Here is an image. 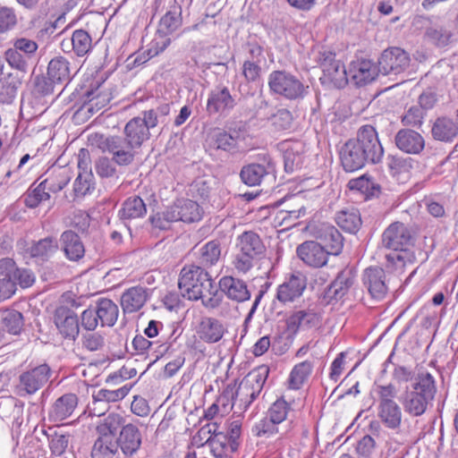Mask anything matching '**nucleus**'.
<instances>
[{
  "label": "nucleus",
  "mask_w": 458,
  "mask_h": 458,
  "mask_svg": "<svg viewBox=\"0 0 458 458\" xmlns=\"http://www.w3.org/2000/svg\"><path fill=\"white\" fill-rule=\"evenodd\" d=\"M306 288V276L301 272H294L286 276L284 281L278 285L276 299L283 304L293 302L301 297Z\"/></svg>",
  "instance_id": "ddd939ff"
},
{
  "label": "nucleus",
  "mask_w": 458,
  "mask_h": 458,
  "mask_svg": "<svg viewBox=\"0 0 458 458\" xmlns=\"http://www.w3.org/2000/svg\"><path fill=\"white\" fill-rule=\"evenodd\" d=\"M437 393L434 377L429 373L419 374L410 386H406L401 397L404 411L412 417L423 415Z\"/></svg>",
  "instance_id": "20e7f679"
},
{
  "label": "nucleus",
  "mask_w": 458,
  "mask_h": 458,
  "mask_svg": "<svg viewBox=\"0 0 458 458\" xmlns=\"http://www.w3.org/2000/svg\"><path fill=\"white\" fill-rule=\"evenodd\" d=\"M91 47V37L83 30H76L71 38L64 39L61 42V48L64 53L73 51L77 56L86 55Z\"/></svg>",
  "instance_id": "cd10ccee"
},
{
  "label": "nucleus",
  "mask_w": 458,
  "mask_h": 458,
  "mask_svg": "<svg viewBox=\"0 0 458 458\" xmlns=\"http://www.w3.org/2000/svg\"><path fill=\"white\" fill-rule=\"evenodd\" d=\"M377 72V68L370 60H356L350 64L348 77L355 85L362 86L373 81Z\"/></svg>",
  "instance_id": "412c9836"
},
{
  "label": "nucleus",
  "mask_w": 458,
  "mask_h": 458,
  "mask_svg": "<svg viewBox=\"0 0 458 458\" xmlns=\"http://www.w3.org/2000/svg\"><path fill=\"white\" fill-rule=\"evenodd\" d=\"M301 148L302 146L300 143H295L284 150V164L286 173H293L296 169L301 168L303 162Z\"/></svg>",
  "instance_id": "79ce46f5"
},
{
  "label": "nucleus",
  "mask_w": 458,
  "mask_h": 458,
  "mask_svg": "<svg viewBox=\"0 0 458 458\" xmlns=\"http://www.w3.org/2000/svg\"><path fill=\"white\" fill-rule=\"evenodd\" d=\"M101 326L114 325V303L109 299H101L95 309Z\"/></svg>",
  "instance_id": "09e8293b"
},
{
  "label": "nucleus",
  "mask_w": 458,
  "mask_h": 458,
  "mask_svg": "<svg viewBox=\"0 0 458 458\" xmlns=\"http://www.w3.org/2000/svg\"><path fill=\"white\" fill-rule=\"evenodd\" d=\"M236 105L227 87H216L210 91L207 101V111L210 114L232 110Z\"/></svg>",
  "instance_id": "b1692460"
},
{
  "label": "nucleus",
  "mask_w": 458,
  "mask_h": 458,
  "mask_svg": "<svg viewBox=\"0 0 458 458\" xmlns=\"http://www.w3.org/2000/svg\"><path fill=\"white\" fill-rule=\"evenodd\" d=\"M268 374L269 368L266 365H262L250 371L242 378V380L250 385V386L254 390L252 393L259 394L267 381Z\"/></svg>",
  "instance_id": "37998d69"
},
{
  "label": "nucleus",
  "mask_w": 458,
  "mask_h": 458,
  "mask_svg": "<svg viewBox=\"0 0 458 458\" xmlns=\"http://www.w3.org/2000/svg\"><path fill=\"white\" fill-rule=\"evenodd\" d=\"M60 241L63 250L68 259L78 261L84 256V245L79 235L73 231H64L61 235Z\"/></svg>",
  "instance_id": "f704fd0d"
},
{
  "label": "nucleus",
  "mask_w": 458,
  "mask_h": 458,
  "mask_svg": "<svg viewBox=\"0 0 458 458\" xmlns=\"http://www.w3.org/2000/svg\"><path fill=\"white\" fill-rule=\"evenodd\" d=\"M55 324L60 334L69 339L74 340L79 335V320L77 315L70 309L61 306L55 310Z\"/></svg>",
  "instance_id": "aec40b11"
},
{
  "label": "nucleus",
  "mask_w": 458,
  "mask_h": 458,
  "mask_svg": "<svg viewBox=\"0 0 458 458\" xmlns=\"http://www.w3.org/2000/svg\"><path fill=\"white\" fill-rule=\"evenodd\" d=\"M387 166L393 175L406 173L411 168V159L391 156L388 157Z\"/></svg>",
  "instance_id": "69168bd1"
},
{
  "label": "nucleus",
  "mask_w": 458,
  "mask_h": 458,
  "mask_svg": "<svg viewBox=\"0 0 458 458\" xmlns=\"http://www.w3.org/2000/svg\"><path fill=\"white\" fill-rule=\"evenodd\" d=\"M431 135L435 140L451 143L458 136V123L449 116H439L432 122Z\"/></svg>",
  "instance_id": "393cba45"
},
{
  "label": "nucleus",
  "mask_w": 458,
  "mask_h": 458,
  "mask_svg": "<svg viewBox=\"0 0 458 458\" xmlns=\"http://www.w3.org/2000/svg\"><path fill=\"white\" fill-rule=\"evenodd\" d=\"M318 63L320 65L325 82L332 83L336 88H344L349 81L348 71L341 61L335 59V54L331 51L318 53Z\"/></svg>",
  "instance_id": "1a4fd4ad"
},
{
  "label": "nucleus",
  "mask_w": 458,
  "mask_h": 458,
  "mask_svg": "<svg viewBox=\"0 0 458 458\" xmlns=\"http://www.w3.org/2000/svg\"><path fill=\"white\" fill-rule=\"evenodd\" d=\"M321 321V315L315 305H310L306 309L295 310L287 318V327L296 333L299 330H308L316 327Z\"/></svg>",
  "instance_id": "f3484780"
},
{
  "label": "nucleus",
  "mask_w": 458,
  "mask_h": 458,
  "mask_svg": "<svg viewBox=\"0 0 458 458\" xmlns=\"http://www.w3.org/2000/svg\"><path fill=\"white\" fill-rule=\"evenodd\" d=\"M17 24V16L14 9L7 6L0 8V33H5Z\"/></svg>",
  "instance_id": "0e129e2a"
},
{
  "label": "nucleus",
  "mask_w": 458,
  "mask_h": 458,
  "mask_svg": "<svg viewBox=\"0 0 458 458\" xmlns=\"http://www.w3.org/2000/svg\"><path fill=\"white\" fill-rule=\"evenodd\" d=\"M348 187L352 191H358L368 196H376L380 191V186L366 175L350 180Z\"/></svg>",
  "instance_id": "49530a36"
},
{
  "label": "nucleus",
  "mask_w": 458,
  "mask_h": 458,
  "mask_svg": "<svg viewBox=\"0 0 458 458\" xmlns=\"http://www.w3.org/2000/svg\"><path fill=\"white\" fill-rule=\"evenodd\" d=\"M425 114L417 106H411L402 116L401 122L405 126L420 127L423 123Z\"/></svg>",
  "instance_id": "680f3d73"
},
{
  "label": "nucleus",
  "mask_w": 458,
  "mask_h": 458,
  "mask_svg": "<svg viewBox=\"0 0 458 458\" xmlns=\"http://www.w3.org/2000/svg\"><path fill=\"white\" fill-rule=\"evenodd\" d=\"M275 172V165L271 158L266 164L251 163L244 165L240 173L241 180L248 186L259 185L262 180Z\"/></svg>",
  "instance_id": "4be33fe9"
},
{
  "label": "nucleus",
  "mask_w": 458,
  "mask_h": 458,
  "mask_svg": "<svg viewBox=\"0 0 458 458\" xmlns=\"http://www.w3.org/2000/svg\"><path fill=\"white\" fill-rule=\"evenodd\" d=\"M124 134V143L127 144L130 148L140 147L142 143L150 137V132H148L143 125L140 116L134 117L126 123Z\"/></svg>",
  "instance_id": "7c9ffc66"
},
{
  "label": "nucleus",
  "mask_w": 458,
  "mask_h": 458,
  "mask_svg": "<svg viewBox=\"0 0 458 458\" xmlns=\"http://www.w3.org/2000/svg\"><path fill=\"white\" fill-rule=\"evenodd\" d=\"M182 24L181 10L174 8L168 11L161 19L159 30L165 34H170L175 31Z\"/></svg>",
  "instance_id": "3c124183"
},
{
  "label": "nucleus",
  "mask_w": 458,
  "mask_h": 458,
  "mask_svg": "<svg viewBox=\"0 0 458 458\" xmlns=\"http://www.w3.org/2000/svg\"><path fill=\"white\" fill-rule=\"evenodd\" d=\"M78 404V398L74 394H65L59 397L49 411V419L59 422L72 414Z\"/></svg>",
  "instance_id": "2f4dec72"
},
{
  "label": "nucleus",
  "mask_w": 458,
  "mask_h": 458,
  "mask_svg": "<svg viewBox=\"0 0 458 458\" xmlns=\"http://www.w3.org/2000/svg\"><path fill=\"white\" fill-rule=\"evenodd\" d=\"M384 148L377 132L372 125H363L356 138L350 139L340 150L342 166L346 172H354L366 164H377L382 160Z\"/></svg>",
  "instance_id": "f257e3e1"
},
{
  "label": "nucleus",
  "mask_w": 458,
  "mask_h": 458,
  "mask_svg": "<svg viewBox=\"0 0 458 458\" xmlns=\"http://www.w3.org/2000/svg\"><path fill=\"white\" fill-rule=\"evenodd\" d=\"M208 441L213 442L218 451L225 448L228 452H236L242 443V421L234 420L228 422L225 432L216 433Z\"/></svg>",
  "instance_id": "dca6fc26"
},
{
  "label": "nucleus",
  "mask_w": 458,
  "mask_h": 458,
  "mask_svg": "<svg viewBox=\"0 0 458 458\" xmlns=\"http://www.w3.org/2000/svg\"><path fill=\"white\" fill-rule=\"evenodd\" d=\"M253 391L250 385L242 380L237 386L228 385L218 402L224 399L231 401V409L234 408L236 411L243 412L259 395L257 393H252Z\"/></svg>",
  "instance_id": "f8f14e48"
},
{
  "label": "nucleus",
  "mask_w": 458,
  "mask_h": 458,
  "mask_svg": "<svg viewBox=\"0 0 458 458\" xmlns=\"http://www.w3.org/2000/svg\"><path fill=\"white\" fill-rule=\"evenodd\" d=\"M298 258L307 266L319 268L327 265L330 255L325 247L316 241H306L296 249Z\"/></svg>",
  "instance_id": "2eb2a0df"
},
{
  "label": "nucleus",
  "mask_w": 458,
  "mask_h": 458,
  "mask_svg": "<svg viewBox=\"0 0 458 458\" xmlns=\"http://www.w3.org/2000/svg\"><path fill=\"white\" fill-rule=\"evenodd\" d=\"M50 199L47 184L42 181L35 189L30 191L25 197V205L30 208H37L41 202Z\"/></svg>",
  "instance_id": "603ef678"
},
{
  "label": "nucleus",
  "mask_w": 458,
  "mask_h": 458,
  "mask_svg": "<svg viewBox=\"0 0 458 458\" xmlns=\"http://www.w3.org/2000/svg\"><path fill=\"white\" fill-rule=\"evenodd\" d=\"M55 81H53L49 76L38 75L33 81V93L38 96H48L54 93Z\"/></svg>",
  "instance_id": "052dcab7"
},
{
  "label": "nucleus",
  "mask_w": 458,
  "mask_h": 458,
  "mask_svg": "<svg viewBox=\"0 0 458 458\" xmlns=\"http://www.w3.org/2000/svg\"><path fill=\"white\" fill-rule=\"evenodd\" d=\"M396 147L408 154H420L425 147L424 138L420 133L411 129H401L394 137Z\"/></svg>",
  "instance_id": "5701e85b"
},
{
  "label": "nucleus",
  "mask_w": 458,
  "mask_h": 458,
  "mask_svg": "<svg viewBox=\"0 0 458 458\" xmlns=\"http://www.w3.org/2000/svg\"><path fill=\"white\" fill-rule=\"evenodd\" d=\"M362 280L372 298L381 300L386 296L388 287L386 283V273L383 268L377 267L366 268Z\"/></svg>",
  "instance_id": "6ab92c4d"
},
{
  "label": "nucleus",
  "mask_w": 458,
  "mask_h": 458,
  "mask_svg": "<svg viewBox=\"0 0 458 458\" xmlns=\"http://www.w3.org/2000/svg\"><path fill=\"white\" fill-rule=\"evenodd\" d=\"M375 393L377 395L378 404L377 416L379 421L370 423V429L377 436L382 431L381 422L386 428L395 430L402 425L403 411L401 406L395 402L397 389L392 383L387 385H376Z\"/></svg>",
  "instance_id": "39448f33"
},
{
  "label": "nucleus",
  "mask_w": 458,
  "mask_h": 458,
  "mask_svg": "<svg viewBox=\"0 0 458 458\" xmlns=\"http://www.w3.org/2000/svg\"><path fill=\"white\" fill-rule=\"evenodd\" d=\"M335 222L344 231L356 233L362 224L360 214L354 207L344 208L336 213Z\"/></svg>",
  "instance_id": "e433bc0d"
},
{
  "label": "nucleus",
  "mask_w": 458,
  "mask_h": 458,
  "mask_svg": "<svg viewBox=\"0 0 458 458\" xmlns=\"http://www.w3.org/2000/svg\"><path fill=\"white\" fill-rule=\"evenodd\" d=\"M95 114L93 99L84 102L72 114L75 124L86 123Z\"/></svg>",
  "instance_id": "338daca9"
},
{
  "label": "nucleus",
  "mask_w": 458,
  "mask_h": 458,
  "mask_svg": "<svg viewBox=\"0 0 458 458\" xmlns=\"http://www.w3.org/2000/svg\"><path fill=\"white\" fill-rule=\"evenodd\" d=\"M314 368L311 360H304L296 364L290 373L289 386L293 389H299L308 379Z\"/></svg>",
  "instance_id": "ea45409f"
},
{
  "label": "nucleus",
  "mask_w": 458,
  "mask_h": 458,
  "mask_svg": "<svg viewBox=\"0 0 458 458\" xmlns=\"http://www.w3.org/2000/svg\"><path fill=\"white\" fill-rule=\"evenodd\" d=\"M21 85V79L18 74L10 72L0 78V103H13Z\"/></svg>",
  "instance_id": "58836bf2"
},
{
  "label": "nucleus",
  "mask_w": 458,
  "mask_h": 458,
  "mask_svg": "<svg viewBox=\"0 0 458 458\" xmlns=\"http://www.w3.org/2000/svg\"><path fill=\"white\" fill-rule=\"evenodd\" d=\"M409 53L401 47H392L385 49L378 58V72L383 75H398L411 65Z\"/></svg>",
  "instance_id": "9d476101"
},
{
  "label": "nucleus",
  "mask_w": 458,
  "mask_h": 458,
  "mask_svg": "<svg viewBox=\"0 0 458 458\" xmlns=\"http://www.w3.org/2000/svg\"><path fill=\"white\" fill-rule=\"evenodd\" d=\"M95 170L101 178H111L114 174V157L101 155L95 162Z\"/></svg>",
  "instance_id": "6e6d98bb"
},
{
  "label": "nucleus",
  "mask_w": 458,
  "mask_h": 458,
  "mask_svg": "<svg viewBox=\"0 0 458 458\" xmlns=\"http://www.w3.org/2000/svg\"><path fill=\"white\" fill-rule=\"evenodd\" d=\"M178 287L182 297L201 300L208 309H216L222 302V295L214 285L211 275L201 266L185 265L180 272Z\"/></svg>",
  "instance_id": "f03ea898"
},
{
  "label": "nucleus",
  "mask_w": 458,
  "mask_h": 458,
  "mask_svg": "<svg viewBox=\"0 0 458 458\" xmlns=\"http://www.w3.org/2000/svg\"><path fill=\"white\" fill-rule=\"evenodd\" d=\"M147 212L146 205L142 199L134 196L127 199L119 211L122 219L137 218L144 216Z\"/></svg>",
  "instance_id": "a19ab883"
},
{
  "label": "nucleus",
  "mask_w": 458,
  "mask_h": 458,
  "mask_svg": "<svg viewBox=\"0 0 458 458\" xmlns=\"http://www.w3.org/2000/svg\"><path fill=\"white\" fill-rule=\"evenodd\" d=\"M147 299L146 289L141 286H134L123 293L121 306L125 313H133L143 307Z\"/></svg>",
  "instance_id": "c9c22d12"
},
{
  "label": "nucleus",
  "mask_w": 458,
  "mask_h": 458,
  "mask_svg": "<svg viewBox=\"0 0 458 458\" xmlns=\"http://www.w3.org/2000/svg\"><path fill=\"white\" fill-rule=\"evenodd\" d=\"M414 242V233L406 225L402 222L390 224L382 233V246L393 250L386 255L387 263L394 268H403L406 264H412L416 259L411 250Z\"/></svg>",
  "instance_id": "7ed1b4c3"
},
{
  "label": "nucleus",
  "mask_w": 458,
  "mask_h": 458,
  "mask_svg": "<svg viewBox=\"0 0 458 458\" xmlns=\"http://www.w3.org/2000/svg\"><path fill=\"white\" fill-rule=\"evenodd\" d=\"M98 437L94 443L92 458H114V415L110 413L97 426Z\"/></svg>",
  "instance_id": "6e6552de"
},
{
  "label": "nucleus",
  "mask_w": 458,
  "mask_h": 458,
  "mask_svg": "<svg viewBox=\"0 0 458 458\" xmlns=\"http://www.w3.org/2000/svg\"><path fill=\"white\" fill-rule=\"evenodd\" d=\"M318 238L330 255H339L344 248V237L341 233L328 224H323L318 231Z\"/></svg>",
  "instance_id": "c85d7f7f"
},
{
  "label": "nucleus",
  "mask_w": 458,
  "mask_h": 458,
  "mask_svg": "<svg viewBox=\"0 0 458 458\" xmlns=\"http://www.w3.org/2000/svg\"><path fill=\"white\" fill-rule=\"evenodd\" d=\"M70 179L68 171L59 168L56 173L54 172L44 180V185L47 184L48 191L58 192L67 185Z\"/></svg>",
  "instance_id": "8fccbe9b"
},
{
  "label": "nucleus",
  "mask_w": 458,
  "mask_h": 458,
  "mask_svg": "<svg viewBox=\"0 0 458 458\" xmlns=\"http://www.w3.org/2000/svg\"><path fill=\"white\" fill-rule=\"evenodd\" d=\"M13 47L21 53L30 61L37 52L38 43L27 38H19L13 40Z\"/></svg>",
  "instance_id": "e2e57ef3"
},
{
  "label": "nucleus",
  "mask_w": 458,
  "mask_h": 458,
  "mask_svg": "<svg viewBox=\"0 0 458 458\" xmlns=\"http://www.w3.org/2000/svg\"><path fill=\"white\" fill-rule=\"evenodd\" d=\"M220 291L231 301L243 302L250 299L247 283L238 277L224 276L218 282Z\"/></svg>",
  "instance_id": "a211bd4d"
},
{
  "label": "nucleus",
  "mask_w": 458,
  "mask_h": 458,
  "mask_svg": "<svg viewBox=\"0 0 458 458\" xmlns=\"http://www.w3.org/2000/svg\"><path fill=\"white\" fill-rule=\"evenodd\" d=\"M225 332L221 321L214 318H204L198 328L199 337L206 343L214 344L220 341Z\"/></svg>",
  "instance_id": "473e14b6"
},
{
  "label": "nucleus",
  "mask_w": 458,
  "mask_h": 458,
  "mask_svg": "<svg viewBox=\"0 0 458 458\" xmlns=\"http://www.w3.org/2000/svg\"><path fill=\"white\" fill-rule=\"evenodd\" d=\"M220 257V242L217 240H212L199 248L195 265L201 266L208 271L219 262Z\"/></svg>",
  "instance_id": "72a5a7b5"
},
{
  "label": "nucleus",
  "mask_w": 458,
  "mask_h": 458,
  "mask_svg": "<svg viewBox=\"0 0 458 458\" xmlns=\"http://www.w3.org/2000/svg\"><path fill=\"white\" fill-rule=\"evenodd\" d=\"M51 369L47 364H41L19 376L16 386L21 396L31 395L43 387L49 380Z\"/></svg>",
  "instance_id": "9b49d317"
},
{
  "label": "nucleus",
  "mask_w": 458,
  "mask_h": 458,
  "mask_svg": "<svg viewBox=\"0 0 458 458\" xmlns=\"http://www.w3.org/2000/svg\"><path fill=\"white\" fill-rule=\"evenodd\" d=\"M5 60L12 68L22 72H25L29 67L30 60L13 47L5 51Z\"/></svg>",
  "instance_id": "13d9d810"
},
{
  "label": "nucleus",
  "mask_w": 458,
  "mask_h": 458,
  "mask_svg": "<svg viewBox=\"0 0 458 458\" xmlns=\"http://www.w3.org/2000/svg\"><path fill=\"white\" fill-rule=\"evenodd\" d=\"M290 411V404L284 399L280 398L272 403L267 415L279 425L286 420Z\"/></svg>",
  "instance_id": "864d4df0"
},
{
  "label": "nucleus",
  "mask_w": 458,
  "mask_h": 458,
  "mask_svg": "<svg viewBox=\"0 0 458 458\" xmlns=\"http://www.w3.org/2000/svg\"><path fill=\"white\" fill-rule=\"evenodd\" d=\"M116 445L124 455H133L141 445V435L138 428L132 424L124 426L120 431L119 437L116 438Z\"/></svg>",
  "instance_id": "bb28decb"
},
{
  "label": "nucleus",
  "mask_w": 458,
  "mask_h": 458,
  "mask_svg": "<svg viewBox=\"0 0 458 458\" xmlns=\"http://www.w3.org/2000/svg\"><path fill=\"white\" fill-rule=\"evenodd\" d=\"M288 430L280 431L278 424L266 415L263 419L259 420L252 428L253 434L258 437H270L276 434L281 436L285 435Z\"/></svg>",
  "instance_id": "c03bdc74"
},
{
  "label": "nucleus",
  "mask_w": 458,
  "mask_h": 458,
  "mask_svg": "<svg viewBox=\"0 0 458 458\" xmlns=\"http://www.w3.org/2000/svg\"><path fill=\"white\" fill-rule=\"evenodd\" d=\"M271 121L276 131H285L291 128L293 117L289 110L281 108L272 114Z\"/></svg>",
  "instance_id": "bf43d9fd"
},
{
  "label": "nucleus",
  "mask_w": 458,
  "mask_h": 458,
  "mask_svg": "<svg viewBox=\"0 0 458 458\" xmlns=\"http://www.w3.org/2000/svg\"><path fill=\"white\" fill-rule=\"evenodd\" d=\"M73 67L64 56L57 55L52 58L47 65V75L57 84L67 83L71 81Z\"/></svg>",
  "instance_id": "c756f323"
},
{
  "label": "nucleus",
  "mask_w": 458,
  "mask_h": 458,
  "mask_svg": "<svg viewBox=\"0 0 458 458\" xmlns=\"http://www.w3.org/2000/svg\"><path fill=\"white\" fill-rule=\"evenodd\" d=\"M353 283L354 276L352 272L349 269L342 270L325 291V299L328 302L341 300L347 294Z\"/></svg>",
  "instance_id": "a878e982"
},
{
  "label": "nucleus",
  "mask_w": 458,
  "mask_h": 458,
  "mask_svg": "<svg viewBox=\"0 0 458 458\" xmlns=\"http://www.w3.org/2000/svg\"><path fill=\"white\" fill-rule=\"evenodd\" d=\"M58 250V242L53 237H46L40 239L28 249V252L31 258L39 261L48 260Z\"/></svg>",
  "instance_id": "4c0bfd02"
},
{
  "label": "nucleus",
  "mask_w": 458,
  "mask_h": 458,
  "mask_svg": "<svg viewBox=\"0 0 458 458\" xmlns=\"http://www.w3.org/2000/svg\"><path fill=\"white\" fill-rule=\"evenodd\" d=\"M2 325L10 334L18 335L23 327V316L17 310H5L2 314Z\"/></svg>",
  "instance_id": "a18cd8bd"
},
{
  "label": "nucleus",
  "mask_w": 458,
  "mask_h": 458,
  "mask_svg": "<svg viewBox=\"0 0 458 458\" xmlns=\"http://www.w3.org/2000/svg\"><path fill=\"white\" fill-rule=\"evenodd\" d=\"M268 87L274 94L289 100L303 98L307 89L296 76L284 70L273 71L268 75Z\"/></svg>",
  "instance_id": "0eeeda50"
},
{
  "label": "nucleus",
  "mask_w": 458,
  "mask_h": 458,
  "mask_svg": "<svg viewBox=\"0 0 458 458\" xmlns=\"http://www.w3.org/2000/svg\"><path fill=\"white\" fill-rule=\"evenodd\" d=\"M49 446L53 454L61 456L68 447L69 437L66 435L55 432L49 438Z\"/></svg>",
  "instance_id": "774afa93"
},
{
  "label": "nucleus",
  "mask_w": 458,
  "mask_h": 458,
  "mask_svg": "<svg viewBox=\"0 0 458 458\" xmlns=\"http://www.w3.org/2000/svg\"><path fill=\"white\" fill-rule=\"evenodd\" d=\"M213 142L216 148L230 151L237 147V137L225 131L218 130L214 132Z\"/></svg>",
  "instance_id": "5fc2aeb1"
},
{
  "label": "nucleus",
  "mask_w": 458,
  "mask_h": 458,
  "mask_svg": "<svg viewBox=\"0 0 458 458\" xmlns=\"http://www.w3.org/2000/svg\"><path fill=\"white\" fill-rule=\"evenodd\" d=\"M92 179V173L79 172L73 183V193L75 197H83L90 192Z\"/></svg>",
  "instance_id": "4d7b16f0"
},
{
  "label": "nucleus",
  "mask_w": 458,
  "mask_h": 458,
  "mask_svg": "<svg viewBox=\"0 0 458 458\" xmlns=\"http://www.w3.org/2000/svg\"><path fill=\"white\" fill-rule=\"evenodd\" d=\"M90 145L101 151L102 155L114 157V137L93 133L89 137Z\"/></svg>",
  "instance_id": "de8ad7c7"
},
{
  "label": "nucleus",
  "mask_w": 458,
  "mask_h": 458,
  "mask_svg": "<svg viewBox=\"0 0 458 458\" xmlns=\"http://www.w3.org/2000/svg\"><path fill=\"white\" fill-rule=\"evenodd\" d=\"M166 216L176 222L195 223L202 218L203 209L196 201L182 199L166 208Z\"/></svg>",
  "instance_id": "4468645a"
},
{
  "label": "nucleus",
  "mask_w": 458,
  "mask_h": 458,
  "mask_svg": "<svg viewBox=\"0 0 458 458\" xmlns=\"http://www.w3.org/2000/svg\"><path fill=\"white\" fill-rule=\"evenodd\" d=\"M236 254L233 259L234 268L247 273L254 263L262 259L266 247L259 235L253 231H245L236 239Z\"/></svg>",
  "instance_id": "423d86ee"
}]
</instances>
